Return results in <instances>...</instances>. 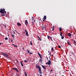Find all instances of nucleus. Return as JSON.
Returning <instances> with one entry per match:
<instances>
[{
    "label": "nucleus",
    "mask_w": 76,
    "mask_h": 76,
    "mask_svg": "<svg viewBox=\"0 0 76 76\" xmlns=\"http://www.w3.org/2000/svg\"><path fill=\"white\" fill-rule=\"evenodd\" d=\"M45 21V19H44L43 20V21Z\"/></svg>",
    "instance_id": "a18cd8bd"
},
{
    "label": "nucleus",
    "mask_w": 76,
    "mask_h": 76,
    "mask_svg": "<svg viewBox=\"0 0 76 76\" xmlns=\"http://www.w3.org/2000/svg\"><path fill=\"white\" fill-rule=\"evenodd\" d=\"M7 39H8V38H7V37H6L5 38V40H7Z\"/></svg>",
    "instance_id": "a878e982"
},
{
    "label": "nucleus",
    "mask_w": 76,
    "mask_h": 76,
    "mask_svg": "<svg viewBox=\"0 0 76 76\" xmlns=\"http://www.w3.org/2000/svg\"><path fill=\"white\" fill-rule=\"evenodd\" d=\"M41 27H42V29L43 30L44 29V28L45 29L46 28L45 26L44 25H43L42 24H41Z\"/></svg>",
    "instance_id": "423d86ee"
},
{
    "label": "nucleus",
    "mask_w": 76,
    "mask_h": 76,
    "mask_svg": "<svg viewBox=\"0 0 76 76\" xmlns=\"http://www.w3.org/2000/svg\"><path fill=\"white\" fill-rule=\"evenodd\" d=\"M72 41H73V39H72Z\"/></svg>",
    "instance_id": "864d4df0"
},
{
    "label": "nucleus",
    "mask_w": 76,
    "mask_h": 76,
    "mask_svg": "<svg viewBox=\"0 0 76 76\" xmlns=\"http://www.w3.org/2000/svg\"><path fill=\"white\" fill-rule=\"evenodd\" d=\"M49 58H50V59L48 60V61L47 63H46V64H47L48 65H51V63L52 61H50V60H52V59L50 58V57H49Z\"/></svg>",
    "instance_id": "20e7f679"
},
{
    "label": "nucleus",
    "mask_w": 76,
    "mask_h": 76,
    "mask_svg": "<svg viewBox=\"0 0 76 76\" xmlns=\"http://www.w3.org/2000/svg\"><path fill=\"white\" fill-rule=\"evenodd\" d=\"M49 66H50V65H49Z\"/></svg>",
    "instance_id": "6e6d98bb"
},
{
    "label": "nucleus",
    "mask_w": 76,
    "mask_h": 76,
    "mask_svg": "<svg viewBox=\"0 0 76 76\" xmlns=\"http://www.w3.org/2000/svg\"><path fill=\"white\" fill-rule=\"evenodd\" d=\"M60 35L61 37H62V32H60Z\"/></svg>",
    "instance_id": "4be33fe9"
},
{
    "label": "nucleus",
    "mask_w": 76,
    "mask_h": 76,
    "mask_svg": "<svg viewBox=\"0 0 76 76\" xmlns=\"http://www.w3.org/2000/svg\"><path fill=\"white\" fill-rule=\"evenodd\" d=\"M38 38H39V36H38Z\"/></svg>",
    "instance_id": "13d9d810"
},
{
    "label": "nucleus",
    "mask_w": 76,
    "mask_h": 76,
    "mask_svg": "<svg viewBox=\"0 0 76 76\" xmlns=\"http://www.w3.org/2000/svg\"><path fill=\"white\" fill-rule=\"evenodd\" d=\"M50 38L51 39H52V38L51 37H50Z\"/></svg>",
    "instance_id": "4c0bfd02"
},
{
    "label": "nucleus",
    "mask_w": 76,
    "mask_h": 76,
    "mask_svg": "<svg viewBox=\"0 0 76 76\" xmlns=\"http://www.w3.org/2000/svg\"><path fill=\"white\" fill-rule=\"evenodd\" d=\"M30 44L31 45H32V42H31L30 43Z\"/></svg>",
    "instance_id": "b1692460"
},
{
    "label": "nucleus",
    "mask_w": 76,
    "mask_h": 76,
    "mask_svg": "<svg viewBox=\"0 0 76 76\" xmlns=\"http://www.w3.org/2000/svg\"><path fill=\"white\" fill-rule=\"evenodd\" d=\"M59 31L61 32V30H62V28H59Z\"/></svg>",
    "instance_id": "6ab92c4d"
},
{
    "label": "nucleus",
    "mask_w": 76,
    "mask_h": 76,
    "mask_svg": "<svg viewBox=\"0 0 76 76\" xmlns=\"http://www.w3.org/2000/svg\"><path fill=\"white\" fill-rule=\"evenodd\" d=\"M12 37L14 39L15 38V35L12 34Z\"/></svg>",
    "instance_id": "a211bd4d"
},
{
    "label": "nucleus",
    "mask_w": 76,
    "mask_h": 76,
    "mask_svg": "<svg viewBox=\"0 0 76 76\" xmlns=\"http://www.w3.org/2000/svg\"><path fill=\"white\" fill-rule=\"evenodd\" d=\"M61 39H63L64 38V37H63V36L61 37Z\"/></svg>",
    "instance_id": "cd10ccee"
},
{
    "label": "nucleus",
    "mask_w": 76,
    "mask_h": 76,
    "mask_svg": "<svg viewBox=\"0 0 76 76\" xmlns=\"http://www.w3.org/2000/svg\"><path fill=\"white\" fill-rule=\"evenodd\" d=\"M11 42H13V40L12 39H11Z\"/></svg>",
    "instance_id": "c9c22d12"
},
{
    "label": "nucleus",
    "mask_w": 76,
    "mask_h": 76,
    "mask_svg": "<svg viewBox=\"0 0 76 76\" xmlns=\"http://www.w3.org/2000/svg\"><path fill=\"white\" fill-rule=\"evenodd\" d=\"M42 67L44 70H46V68L45 67V66L42 65Z\"/></svg>",
    "instance_id": "1a4fd4ad"
},
{
    "label": "nucleus",
    "mask_w": 76,
    "mask_h": 76,
    "mask_svg": "<svg viewBox=\"0 0 76 76\" xmlns=\"http://www.w3.org/2000/svg\"><path fill=\"white\" fill-rule=\"evenodd\" d=\"M15 32H16V30H15Z\"/></svg>",
    "instance_id": "09e8293b"
},
{
    "label": "nucleus",
    "mask_w": 76,
    "mask_h": 76,
    "mask_svg": "<svg viewBox=\"0 0 76 76\" xmlns=\"http://www.w3.org/2000/svg\"><path fill=\"white\" fill-rule=\"evenodd\" d=\"M47 59L48 60V57H47Z\"/></svg>",
    "instance_id": "37998d69"
},
{
    "label": "nucleus",
    "mask_w": 76,
    "mask_h": 76,
    "mask_svg": "<svg viewBox=\"0 0 76 76\" xmlns=\"http://www.w3.org/2000/svg\"><path fill=\"white\" fill-rule=\"evenodd\" d=\"M17 25H19V26H21V24L20 23H17Z\"/></svg>",
    "instance_id": "dca6fc26"
},
{
    "label": "nucleus",
    "mask_w": 76,
    "mask_h": 76,
    "mask_svg": "<svg viewBox=\"0 0 76 76\" xmlns=\"http://www.w3.org/2000/svg\"><path fill=\"white\" fill-rule=\"evenodd\" d=\"M51 72H53V69H52L51 70H50Z\"/></svg>",
    "instance_id": "ea45409f"
},
{
    "label": "nucleus",
    "mask_w": 76,
    "mask_h": 76,
    "mask_svg": "<svg viewBox=\"0 0 76 76\" xmlns=\"http://www.w3.org/2000/svg\"><path fill=\"white\" fill-rule=\"evenodd\" d=\"M28 51V50H27V51Z\"/></svg>",
    "instance_id": "bf43d9fd"
},
{
    "label": "nucleus",
    "mask_w": 76,
    "mask_h": 76,
    "mask_svg": "<svg viewBox=\"0 0 76 76\" xmlns=\"http://www.w3.org/2000/svg\"><path fill=\"white\" fill-rule=\"evenodd\" d=\"M17 76H20V75H19V74H17Z\"/></svg>",
    "instance_id": "7c9ffc66"
},
{
    "label": "nucleus",
    "mask_w": 76,
    "mask_h": 76,
    "mask_svg": "<svg viewBox=\"0 0 76 76\" xmlns=\"http://www.w3.org/2000/svg\"><path fill=\"white\" fill-rule=\"evenodd\" d=\"M0 13H1V15L2 16H5V14L6 13V12L5 11V9H0Z\"/></svg>",
    "instance_id": "f257e3e1"
},
{
    "label": "nucleus",
    "mask_w": 76,
    "mask_h": 76,
    "mask_svg": "<svg viewBox=\"0 0 76 76\" xmlns=\"http://www.w3.org/2000/svg\"><path fill=\"white\" fill-rule=\"evenodd\" d=\"M12 45H13L14 46H15V45L14 44H12Z\"/></svg>",
    "instance_id": "58836bf2"
},
{
    "label": "nucleus",
    "mask_w": 76,
    "mask_h": 76,
    "mask_svg": "<svg viewBox=\"0 0 76 76\" xmlns=\"http://www.w3.org/2000/svg\"><path fill=\"white\" fill-rule=\"evenodd\" d=\"M39 76H42V75H40Z\"/></svg>",
    "instance_id": "79ce46f5"
},
{
    "label": "nucleus",
    "mask_w": 76,
    "mask_h": 76,
    "mask_svg": "<svg viewBox=\"0 0 76 76\" xmlns=\"http://www.w3.org/2000/svg\"><path fill=\"white\" fill-rule=\"evenodd\" d=\"M52 31H54V26H53V27H52Z\"/></svg>",
    "instance_id": "c756f323"
},
{
    "label": "nucleus",
    "mask_w": 76,
    "mask_h": 76,
    "mask_svg": "<svg viewBox=\"0 0 76 76\" xmlns=\"http://www.w3.org/2000/svg\"><path fill=\"white\" fill-rule=\"evenodd\" d=\"M25 23L26 25H28V21L27 20H26L25 21Z\"/></svg>",
    "instance_id": "9b49d317"
},
{
    "label": "nucleus",
    "mask_w": 76,
    "mask_h": 76,
    "mask_svg": "<svg viewBox=\"0 0 76 76\" xmlns=\"http://www.w3.org/2000/svg\"><path fill=\"white\" fill-rule=\"evenodd\" d=\"M1 65V63L0 62V65Z\"/></svg>",
    "instance_id": "8fccbe9b"
},
{
    "label": "nucleus",
    "mask_w": 76,
    "mask_h": 76,
    "mask_svg": "<svg viewBox=\"0 0 76 76\" xmlns=\"http://www.w3.org/2000/svg\"><path fill=\"white\" fill-rule=\"evenodd\" d=\"M14 47H18V46L15 45L14 46Z\"/></svg>",
    "instance_id": "473e14b6"
},
{
    "label": "nucleus",
    "mask_w": 76,
    "mask_h": 76,
    "mask_svg": "<svg viewBox=\"0 0 76 76\" xmlns=\"http://www.w3.org/2000/svg\"><path fill=\"white\" fill-rule=\"evenodd\" d=\"M36 67L37 69H39V73L40 75H42V72H41V67L39 66V65H37L36 66Z\"/></svg>",
    "instance_id": "f03ea898"
},
{
    "label": "nucleus",
    "mask_w": 76,
    "mask_h": 76,
    "mask_svg": "<svg viewBox=\"0 0 76 76\" xmlns=\"http://www.w3.org/2000/svg\"><path fill=\"white\" fill-rule=\"evenodd\" d=\"M48 52L50 53V52L49 51H48Z\"/></svg>",
    "instance_id": "5fc2aeb1"
},
{
    "label": "nucleus",
    "mask_w": 76,
    "mask_h": 76,
    "mask_svg": "<svg viewBox=\"0 0 76 76\" xmlns=\"http://www.w3.org/2000/svg\"><path fill=\"white\" fill-rule=\"evenodd\" d=\"M29 54H32V53H30Z\"/></svg>",
    "instance_id": "2f4dec72"
},
{
    "label": "nucleus",
    "mask_w": 76,
    "mask_h": 76,
    "mask_svg": "<svg viewBox=\"0 0 76 76\" xmlns=\"http://www.w3.org/2000/svg\"><path fill=\"white\" fill-rule=\"evenodd\" d=\"M12 33H13V34H15V32L14 31H13V32Z\"/></svg>",
    "instance_id": "bb28decb"
},
{
    "label": "nucleus",
    "mask_w": 76,
    "mask_h": 76,
    "mask_svg": "<svg viewBox=\"0 0 76 76\" xmlns=\"http://www.w3.org/2000/svg\"><path fill=\"white\" fill-rule=\"evenodd\" d=\"M18 34L19 35H20L19 33H18Z\"/></svg>",
    "instance_id": "603ef678"
},
{
    "label": "nucleus",
    "mask_w": 76,
    "mask_h": 76,
    "mask_svg": "<svg viewBox=\"0 0 76 76\" xmlns=\"http://www.w3.org/2000/svg\"><path fill=\"white\" fill-rule=\"evenodd\" d=\"M47 37H48V39H49L50 38V36H48V35Z\"/></svg>",
    "instance_id": "aec40b11"
},
{
    "label": "nucleus",
    "mask_w": 76,
    "mask_h": 76,
    "mask_svg": "<svg viewBox=\"0 0 76 76\" xmlns=\"http://www.w3.org/2000/svg\"><path fill=\"white\" fill-rule=\"evenodd\" d=\"M38 75H39V74H38Z\"/></svg>",
    "instance_id": "052dcab7"
},
{
    "label": "nucleus",
    "mask_w": 76,
    "mask_h": 76,
    "mask_svg": "<svg viewBox=\"0 0 76 76\" xmlns=\"http://www.w3.org/2000/svg\"><path fill=\"white\" fill-rule=\"evenodd\" d=\"M68 35V37H71V36H72V34H70V33H69Z\"/></svg>",
    "instance_id": "f8f14e48"
},
{
    "label": "nucleus",
    "mask_w": 76,
    "mask_h": 76,
    "mask_svg": "<svg viewBox=\"0 0 76 76\" xmlns=\"http://www.w3.org/2000/svg\"><path fill=\"white\" fill-rule=\"evenodd\" d=\"M28 53H29H29H30V52H29V50H28Z\"/></svg>",
    "instance_id": "72a5a7b5"
},
{
    "label": "nucleus",
    "mask_w": 76,
    "mask_h": 76,
    "mask_svg": "<svg viewBox=\"0 0 76 76\" xmlns=\"http://www.w3.org/2000/svg\"><path fill=\"white\" fill-rule=\"evenodd\" d=\"M23 62V61H21L20 62V63H21V65L22 66H23V64L22 63Z\"/></svg>",
    "instance_id": "ddd939ff"
},
{
    "label": "nucleus",
    "mask_w": 76,
    "mask_h": 76,
    "mask_svg": "<svg viewBox=\"0 0 76 76\" xmlns=\"http://www.w3.org/2000/svg\"><path fill=\"white\" fill-rule=\"evenodd\" d=\"M40 63H42V61H40Z\"/></svg>",
    "instance_id": "c03bdc74"
},
{
    "label": "nucleus",
    "mask_w": 76,
    "mask_h": 76,
    "mask_svg": "<svg viewBox=\"0 0 76 76\" xmlns=\"http://www.w3.org/2000/svg\"><path fill=\"white\" fill-rule=\"evenodd\" d=\"M67 43L68 44V45H71L70 43H69V41H68V40H67Z\"/></svg>",
    "instance_id": "4468645a"
},
{
    "label": "nucleus",
    "mask_w": 76,
    "mask_h": 76,
    "mask_svg": "<svg viewBox=\"0 0 76 76\" xmlns=\"http://www.w3.org/2000/svg\"><path fill=\"white\" fill-rule=\"evenodd\" d=\"M24 31L25 32H26V36H27V37H28V36H29V35L28 34V31H27L25 29H24Z\"/></svg>",
    "instance_id": "0eeeda50"
},
{
    "label": "nucleus",
    "mask_w": 76,
    "mask_h": 76,
    "mask_svg": "<svg viewBox=\"0 0 76 76\" xmlns=\"http://www.w3.org/2000/svg\"><path fill=\"white\" fill-rule=\"evenodd\" d=\"M2 55L4 56L5 57H6V58H9V55L7 53H2Z\"/></svg>",
    "instance_id": "7ed1b4c3"
},
{
    "label": "nucleus",
    "mask_w": 76,
    "mask_h": 76,
    "mask_svg": "<svg viewBox=\"0 0 76 76\" xmlns=\"http://www.w3.org/2000/svg\"><path fill=\"white\" fill-rule=\"evenodd\" d=\"M32 22H35V19H34V17H32Z\"/></svg>",
    "instance_id": "9d476101"
},
{
    "label": "nucleus",
    "mask_w": 76,
    "mask_h": 76,
    "mask_svg": "<svg viewBox=\"0 0 76 76\" xmlns=\"http://www.w3.org/2000/svg\"><path fill=\"white\" fill-rule=\"evenodd\" d=\"M58 47L59 48H61V46H60V45H59L58 46Z\"/></svg>",
    "instance_id": "c85d7f7f"
},
{
    "label": "nucleus",
    "mask_w": 76,
    "mask_h": 76,
    "mask_svg": "<svg viewBox=\"0 0 76 76\" xmlns=\"http://www.w3.org/2000/svg\"><path fill=\"white\" fill-rule=\"evenodd\" d=\"M29 61V60H28V61H26V60H24V62H25V63H27V62H28V61Z\"/></svg>",
    "instance_id": "412c9836"
},
{
    "label": "nucleus",
    "mask_w": 76,
    "mask_h": 76,
    "mask_svg": "<svg viewBox=\"0 0 76 76\" xmlns=\"http://www.w3.org/2000/svg\"><path fill=\"white\" fill-rule=\"evenodd\" d=\"M22 49L23 50H25V49L24 48H23Z\"/></svg>",
    "instance_id": "e433bc0d"
},
{
    "label": "nucleus",
    "mask_w": 76,
    "mask_h": 76,
    "mask_svg": "<svg viewBox=\"0 0 76 76\" xmlns=\"http://www.w3.org/2000/svg\"><path fill=\"white\" fill-rule=\"evenodd\" d=\"M16 33H18V32L17 31V32H16Z\"/></svg>",
    "instance_id": "4d7b16f0"
},
{
    "label": "nucleus",
    "mask_w": 76,
    "mask_h": 76,
    "mask_svg": "<svg viewBox=\"0 0 76 76\" xmlns=\"http://www.w3.org/2000/svg\"><path fill=\"white\" fill-rule=\"evenodd\" d=\"M51 50L52 51V52H53V51H54V48H53V47H52Z\"/></svg>",
    "instance_id": "f3484780"
},
{
    "label": "nucleus",
    "mask_w": 76,
    "mask_h": 76,
    "mask_svg": "<svg viewBox=\"0 0 76 76\" xmlns=\"http://www.w3.org/2000/svg\"><path fill=\"white\" fill-rule=\"evenodd\" d=\"M2 43H0V45H1Z\"/></svg>",
    "instance_id": "a19ab883"
},
{
    "label": "nucleus",
    "mask_w": 76,
    "mask_h": 76,
    "mask_svg": "<svg viewBox=\"0 0 76 76\" xmlns=\"http://www.w3.org/2000/svg\"><path fill=\"white\" fill-rule=\"evenodd\" d=\"M38 54L39 57H40V58H42V57L41 56V55L39 53V52L37 53Z\"/></svg>",
    "instance_id": "6e6552de"
},
{
    "label": "nucleus",
    "mask_w": 76,
    "mask_h": 76,
    "mask_svg": "<svg viewBox=\"0 0 76 76\" xmlns=\"http://www.w3.org/2000/svg\"><path fill=\"white\" fill-rule=\"evenodd\" d=\"M47 18V17L46 16H45L44 17L43 19H47L46 18Z\"/></svg>",
    "instance_id": "2eb2a0df"
},
{
    "label": "nucleus",
    "mask_w": 76,
    "mask_h": 76,
    "mask_svg": "<svg viewBox=\"0 0 76 76\" xmlns=\"http://www.w3.org/2000/svg\"><path fill=\"white\" fill-rule=\"evenodd\" d=\"M40 41H41V39H40Z\"/></svg>",
    "instance_id": "3c124183"
},
{
    "label": "nucleus",
    "mask_w": 76,
    "mask_h": 76,
    "mask_svg": "<svg viewBox=\"0 0 76 76\" xmlns=\"http://www.w3.org/2000/svg\"><path fill=\"white\" fill-rule=\"evenodd\" d=\"M51 40L52 41H53V39H51Z\"/></svg>",
    "instance_id": "de8ad7c7"
},
{
    "label": "nucleus",
    "mask_w": 76,
    "mask_h": 76,
    "mask_svg": "<svg viewBox=\"0 0 76 76\" xmlns=\"http://www.w3.org/2000/svg\"><path fill=\"white\" fill-rule=\"evenodd\" d=\"M12 69L14 70V71H16V72H18V73H19V70H18V69H17V68L15 67L13 68H12Z\"/></svg>",
    "instance_id": "39448f33"
},
{
    "label": "nucleus",
    "mask_w": 76,
    "mask_h": 76,
    "mask_svg": "<svg viewBox=\"0 0 76 76\" xmlns=\"http://www.w3.org/2000/svg\"><path fill=\"white\" fill-rule=\"evenodd\" d=\"M39 60H40V61H42V58L41 59H40Z\"/></svg>",
    "instance_id": "5701e85b"
},
{
    "label": "nucleus",
    "mask_w": 76,
    "mask_h": 76,
    "mask_svg": "<svg viewBox=\"0 0 76 76\" xmlns=\"http://www.w3.org/2000/svg\"><path fill=\"white\" fill-rule=\"evenodd\" d=\"M34 22H32V25H34Z\"/></svg>",
    "instance_id": "f704fd0d"
},
{
    "label": "nucleus",
    "mask_w": 76,
    "mask_h": 76,
    "mask_svg": "<svg viewBox=\"0 0 76 76\" xmlns=\"http://www.w3.org/2000/svg\"><path fill=\"white\" fill-rule=\"evenodd\" d=\"M25 76H27V74H26V72H25Z\"/></svg>",
    "instance_id": "393cba45"
},
{
    "label": "nucleus",
    "mask_w": 76,
    "mask_h": 76,
    "mask_svg": "<svg viewBox=\"0 0 76 76\" xmlns=\"http://www.w3.org/2000/svg\"><path fill=\"white\" fill-rule=\"evenodd\" d=\"M4 26H5V27L6 28V25H4Z\"/></svg>",
    "instance_id": "49530a36"
}]
</instances>
